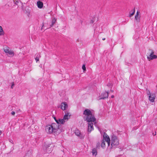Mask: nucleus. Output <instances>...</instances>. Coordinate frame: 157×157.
I'll return each instance as SVG.
<instances>
[{
    "mask_svg": "<svg viewBox=\"0 0 157 157\" xmlns=\"http://www.w3.org/2000/svg\"><path fill=\"white\" fill-rule=\"evenodd\" d=\"M83 114L86 116L84 117L83 119L85 121L88 122H94L96 123V118L91 111L88 109H85L83 112Z\"/></svg>",
    "mask_w": 157,
    "mask_h": 157,
    "instance_id": "1",
    "label": "nucleus"
},
{
    "mask_svg": "<svg viewBox=\"0 0 157 157\" xmlns=\"http://www.w3.org/2000/svg\"><path fill=\"white\" fill-rule=\"evenodd\" d=\"M111 148L114 147H116L118 146L119 144V140L117 137L115 135H113L111 138Z\"/></svg>",
    "mask_w": 157,
    "mask_h": 157,
    "instance_id": "2",
    "label": "nucleus"
},
{
    "mask_svg": "<svg viewBox=\"0 0 157 157\" xmlns=\"http://www.w3.org/2000/svg\"><path fill=\"white\" fill-rule=\"evenodd\" d=\"M52 145V144H47L45 143L43 147V149L46 151L47 152H50L52 150L51 148L52 146H51V147H50Z\"/></svg>",
    "mask_w": 157,
    "mask_h": 157,
    "instance_id": "3",
    "label": "nucleus"
},
{
    "mask_svg": "<svg viewBox=\"0 0 157 157\" xmlns=\"http://www.w3.org/2000/svg\"><path fill=\"white\" fill-rule=\"evenodd\" d=\"M65 112V114L63 118L62 119H59V121H60L61 122V124H63L65 122V120H67L70 118V115L68 116V113L67 112V111H66Z\"/></svg>",
    "mask_w": 157,
    "mask_h": 157,
    "instance_id": "4",
    "label": "nucleus"
},
{
    "mask_svg": "<svg viewBox=\"0 0 157 157\" xmlns=\"http://www.w3.org/2000/svg\"><path fill=\"white\" fill-rule=\"evenodd\" d=\"M149 51H151V52L149 56H147V59L149 60H153V59H157V56L153 54L154 53L153 51L151 49H149Z\"/></svg>",
    "mask_w": 157,
    "mask_h": 157,
    "instance_id": "5",
    "label": "nucleus"
},
{
    "mask_svg": "<svg viewBox=\"0 0 157 157\" xmlns=\"http://www.w3.org/2000/svg\"><path fill=\"white\" fill-rule=\"evenodd\" d=\"M109 92L108 91H105L102 93L99 97V100L101 99H104L106 98H108L109 96Z\"/></svg>",
    "mask_w": 157,
    "mask_h": 157,
    "instance_id": "6",
    "label": "nucleus"
},
{
    "mask_svg": "<svg viewBox=\"0 0 157 157\" xmlns=\"http://www.w3.org/2000/svg\"><path fill=\"white\" fill-rule=\"evenodd\" d=\"M51 126L54 130V132H57L59 129V126L56 123H53L51 124Z\"/></svg>",
    "mask_w": 157,
    "mask_h": 157,
    "instance_id": "7",
    "label": "nucleus"
},
{
    "mask_svg": "<svg viewBox=\"0 0 157 157\" xmlns=\"http://www.w3.org/2000/svg\"><path fill=\"white\" fill-rule=\"evenodd\" d=\"M45 130L47 133H51L54 132V130L51 125L47 126L45 128Z\"/></svg>",
    "mask_w": 157,
    "mask_h": 157,
    "instance_id": "8",
    "label": "nucleus"
},
{
    "mask_svg": "<svg viewBox=\"0 0 157 157\" xmlns=\"http://www.w3.org/2000/svg\"><path fill=\"white\" fill-rule=\"evenodd\" d=\"M68 105L67 102H62L60 105V108L63 110H65L67 108Z\"/></svg>",
    "mask_w": 157,
    "mask_h": 157,
    "instance_id": "9",
    "label": "nucleus"
},
{
    "mask_svg": "<svg viewBox=\"0 0 157 157\" xmlns=\"http://www.w3.org/2000/svg\"><path fill=\"white\" fill-rule=\"evenodd\" d=\"M88 123V131L89 132H90L92 130L94 129L93 124L92 122Z\"/></svg>",
    "mask_w": 157,
    "mask_h": 157,
    "instance_id": "10",
    "label": "nucleus"
},
{
    "mask_svg": "<svg viewBox=\"0 0 157 157\" xmlns=\"http://www.w3.org/2000/svg\"><path fill=\"white\" fill-rule=\"evenodd\" d=\"M103 139L105 140V141L109 142L110 141V138L109 136L105 132H104L103 136Z\"/></svg>",
    "mask_w": 157,
    "mask_h": 157,
    "instance_id": "11",
    "label": "nucleus"
},
{
    "mask_svg": "<svg viewBox=\"0 0 157 157\" xmlns=\"http://www.w3.org/2000/svg\"><path fill=\"white\" fill-rule=\"evenodd\" d=\"M155 98V94H150L149 96V99L151 102H153L154 101Z\"/></svg>",
    "mask_w": 157,
    "mask_h": 157,
    "instance_id": "12",
    "label": "nucleus"
},
{
    "mask_svg": "<svg viewBox=\"0 0 157 157\" xmlns=\"http://www.w3.org/2000/svg\"><path fill=\"white\" fill-rule=\"evenodd\" d=\"M37 5L39 8H42L43 6V2L40 0L38 1L37 2Z\"/></svg>",
    "mask_w": 157,
    "mask_h": 157,
    "instance_id": "13",
    "label": "nucleus"
},
{
    "mask_svg": "<svg viewBox=\"0 0 157 157\" xmlns=\"http://www.w3.org/2000/svg\"><path fill=\"white\" fill-rule=\"evenodd\" d=\"M139 12L138 11H137L136 12V14L135 16V19L136 20L137 22H140V16L139 17Z\"/></svg>",
    "mask_w": 157,
    "mask_h": 157,
    "instance_id": "14",
    "label": "nucleus"
},
{
    "mask_svg": "<svg viewBox=\"0 0 157 157\" xmlns=\"http://www.w3.org/2000/svg\"><path fill=\"white\" fill-rule=\"evenodd\" d=\"M25 156H28L29 157H31L32 156V152L31 151H28L26 153Z\"/></svg>",
    "mask_w": 157,
    "mask_h": 157,
    "instance_id": "15",
    "label": "nucleus"
},
{
    "mask_svg": "<svg viewBox=\"0 0 157 157\" xmlns=\"http://www.w3.org/2000/svg\"><path fill=\"white\" fill-rule=\"evenodd\" d=\"M92 153L93 155H95L96 156L97 154V152L96 149L95 148H94L92 149Z\"/></svg>",
    "mask_w": 157,
    "mask_h": 157,
    "instance_id": "16",
    "label": "nucleus"
},
{
    "mask_svg": "<svg viewBox=\"0 0 157 157\" xmlns=\"http://www.w3.org/2000/svg\"><path fill=\"white\" fill-rule=\"evenodd\" d=\"M56 21V19L54 18L52 21V23L50 25V27H51L53 26L55 24Z\"/></svg>",
    "mask_w": 157,
    "mask_h": 157,
    "instance_id": "17",
    "label": "nucleus"
},
{
    "mask_svg": "<svg viewBox=\"0 0 157 157\" xmlns=\"http://www.w3.org/2000/svg\"><path fill=\"white\" fill-rule=\"evenodd\" d=\"M14 54V53L13 52L10 51L7 54V55L9 57H12L13 56Z\"/></svg>",
    "mask_w": 157,
    "mask_h": 157,
    "instance_id": "18",
    "label": "nucleus"
},
{
    "mask_svg": "<svg viewBox=\"0 0 157 157\" xmlns=\"http://www.w3.org/2000/svg\"><path fill=\"white\" fill-rule=\"evenodd\" d=\"M135 7L134 8V9L132 10V13H131V12H129V17H132L135 13Z\"/></svg>",
    "mask_w": 157,
    "mask_h": 157,
    "instance_id": "19",
    "label": "nucleus"
},
{
    "mask_svg": "<svg viewBox=\"0 0 157 157\" xmlns=\"http://www.w3.org/2000/svg\"><path fill=\"white\" fill-rule=\"evenodd\" d=\"M4 32L1 26H0V36H2L4 35Z\"/></svg>",
    "mask_w": 157,
    "mask_h": 157,
    "instance_id": "20",
    "label": "nucleus"
},
{
    "mask_svg": "<svg viewBox=\"0 0 157 157\" xmlns=\"http://www.w3.org/2000/svg\"><path fill=\"white\" fill-rule=\"evenodd\" d=\"M13 2L17 6L18 5L19 3H21V2L20 0H13Z\"/></svg>",
    "mask_w": 157,
    "mask_h": 157,
    "instance_id": "21",
    "label": "nucleus"
},
{
    "mask_svg": "<svg viewBox=\"0 0 157 157\" xmlns=\"http://www.w3.org/2000/svg\"><path fill=\"white\" fill-rule=\"evenodd\" d=\"M75 133L76 136H78L79 135H80V134L81 133V132H80L78 129H76L75 131Z\"/></svg>",
    "mask_w": 157,
    "mask_h": 157,
    "instance_id": "22",
    "label": "nucleus"
},
{
    "mask_svg": "<svg viewBox=\"0 0 157 157\" xmlns=\"http://www.w3.org/2000/svg\"><path fill=\"white\" fill-rule=\"evenodd\" d=\"M55 120V121H56V122L57 124H61V121H59V119L60 118H58V119H57L56 118V117H53Z\"/></svg>",
    "mask_w": 157,
    "mask_h": 157,
    "instance_id": "23",
    "label": "nucleus"
},
{
    "mask_svg": "<svg viewBox=\"0 0 157 157\" xmlns=\"http://www.w3.org/2000/svg\"><path fill=\"white\" fill-rule=\"evenodd\" d=\"M101 147L102 148H104L105 147V141H104L103 140H102L101 145Z\"/></svg>",
    "mask_w": 157,
    "mask_h": 157,
    "instance_id": "24",
    "label": "nucleus"
},
{
    "mask_svg": "<svg viewBox=\"0 0 157 157\" xmlns=\"http://www.w3.org/2000/svg\"><path fill=\"white\" fill-rule=\"evenodd\" d=\"M35 56H36V57L35 59L36 62H37L39 60V57H40V55L38 54Z\"/></svg>",
    "mask_w": 157,
    "mask_h": 157,
    "instance_id": "25",
    "label": "nucleus"
},
{
    "mask_svg": "<svg viewBox=\"0 0 157 157\" xmlns=\"http://www.w3.org/2000/svg\"><path fill=\"white\" fill-rule=\"evenodd\" d=\"M82 69L83 70V72H84L85 71H86V65L85 64H83L82 67Z\"/></svg>",
    "mask_w": 157,
    "mask_h": 157,
    "instance_id": "26",
    "label": "nucleus"
},
{
    "mask_svg": "<svg viewBox=\"0 0 157 157\" xmlns=\"http://www.w3.org/2000/svg\"><path fill=\"white\" fill-rule=\"evenodd\" d=\"M78 136L79 137L80 139H82L84 137V135H83L81 133L80 135H79Z\"/></svg>",
    "mask_w": 157,
    "mask_h": 157,
    "instance_id": "27",
    "label": "nucleus"
},
{
    "mask_svg": "<svg viewBox=\"0 0 157 157\" xmlns=\"http://www.w3.org/2000/svg\"><path fill=\"white\" fill-rule=\"evenodd\" d=\"M100 143H97L96 145V147L97 148H99L100 147Z\"/></svg>",
    "mask_w": 157,
    "mask_h": 157,
    "instance_id": "28",
    "label": "nucleus"
},
{
    "mask_svg": "<svg viewBox=\"0 0 157 157\" xmlns=\"http://www.w3.org/2000/svg\"><path fill=\"white\" fill-rule=\"evenodd\" d=\"M4 52L7 54L8 53V52L10 51L9 49H4Z\"/></svg>",
    "mask_w": 157,
    "mask_h": 157,
    "instance_id": "29",
    "label": "nucleus"
},
{
    "mask_svg": "<svg viewBox=\"0 0 157 157\" xmlns=\"http://www.w3.org/2000/svg\"><path fill=\"white\" fill-rule=\"evenodd\" d=\"M107 86H109V87H111V88L112 86V84L111 83H108L107 85Z\"/></svg>",
    "mask_w": 157,
    "mask_h": 157,
    "instance_id": "30",
    "label": "nucleus"
},
{
    "mask_svg": "<svg viewBox=\"0 0 157 157\" xmlns=\"http://www.w3.org/2000/svg\"><path fill=\"white\" fill-rule=\"evenodd\" d=\"M147 94L148 95H150V94H151L149 90L147 92Z\"/></svg>",
    "mask_w": 157,
    "mask_h": 157,
    "instance_id": "31",
    "label": "nucleus"
},
{
    "mask_svg": "<svg viewBox=\"0 0 157 157\" xmlns=\"http://www.w3.org/2000/svg\"><path fill=\"white\" fill-rule=\"evenodd\" d=\"M11 114L12 115H14L15 114V112L14 111H12L11 113Z\"/></svg>",
    "mask_w": 157,
    "mask_h": 157,
    "instance_id": "32",
    "label": "nucleus"
},
{
    "mask_svg": "<svg viewBox=\"0 0 157 157\" xmlns=\"http://www.w3.org/2000/svg\"><path fill=\"white\" fill-rule=\"evenodd\" d=\"M14 84L13 83L11 86V88L12 89H13V87L14 86Z\"/></svg>",
    "mask_w": 157,
    "mask_h": 157,
    "instance_id": "33",
    "label": "nucleus"
},
{
    "mask_svg": "<svg viewBox=\"0 0 157 157\" xmlns=\"http://www.w3.org/2000/svg\"><path fill=\"white\" fill-rule=\"evenodd\" d=\"M94 22V21L93 20H91L90 21V23L91 24H93Z\"/></svg>",
    "mask_w": 157,
    "mask_h": 157,
    "instance_id": "34",
    "label": "nucleus"
},
{
    "mask_svg": "<svg viewBox=\"0 0 157 157\" xmlns=\"http://www.w3.org/2000/svg\"><path fill=\"white\" fill-rule=\"evenodd\" d=\"M108 144V146H109L110 143V141H109V142H106Z\"/></svg>",
    "mask_w": 157,
    "mask_h": 157,
    "instance_id": "35",
    "label": "nucleus"
},
{
    "mask_svg": "<svg viewBox=\"0 0 157 157\" xmlns=\"http://www.w3.org/2000/svg\"><path fill=\"white\" fill-rule=\"evenodd\" d=\"M156 132H155V133H154V132H153V133H152V134H153V136H155V135H156Z\"/></svg>",
    "mask_w": 157,
    "mask_h": 157,
    "instance_id": "36",
    "label": "nucleus"
},
{
    "mask_svg": "<svg viewBox=\"0 0 157 157\" xmlns=\"http://www.w3.org/2000/svg\"><path fill=\"white\" fill-rule=\"evenodd\" d=\"M114 96L113 95H112L111 97L112 98H114Z\"/></svg>",
    "mask_w": 157,
    "mask_h": 157,
    "instance_id": "37",
    "label": "nucleus"
},
{
    "mask_svg": "<svg viewBox=\"0 0 157 157\" xmlns=\"http://www.w3.org/2000/svg\"><path fill=\"white\" fill-rule=\"evenodd\" d=\"M110 91H111V92H113V90H110Z\"/></svg>",
    "mask_w": 157,
    "mask_h": 157,
    "instance_id": "38",
    "label": "nucleus"
},
{
    "mask_svg": "<svg viewBox=\"0 0 157 157\" xmlns=\"http://www.w3.org/2000/svg\"><path fill=\"white\" fill-rule=\"evenodd\" d=\"M105 38H102V40H105Z\"/></svg>",
    "mask_w": 157,
    "mask_h": 157,
    "instance_id": "39",
    "label": "nucleus"
},
{
    "mask_svg": "<svg viewBox=\"0 0 157 157\" xmlns=\"http://www.w3.org/2000/svg\"><path fill=\"white\" fill-rule=\"evenodd\" d=\"M1 133H2L1 131L0 130V135H1Z\"/></svg>",
    "mask_w": 157,
    "mask_h": 157,
    "instance_id": "40",
    "label": "nucleus"
},
{
    "mask_svg": "<svg viewBox=\"0 0 157 157\" xmlns=\"http://www.w3.org/2000/svg\"><path fill=\"white\" fill-rule=\"evenodd\" d=\"M81 23H82V21H81Z\"/></svg>",
    "mask_w": 157,
    "mask_h": 157,
    "instance_id": "41",
    "label": "nucleus"
}]
</instances>
